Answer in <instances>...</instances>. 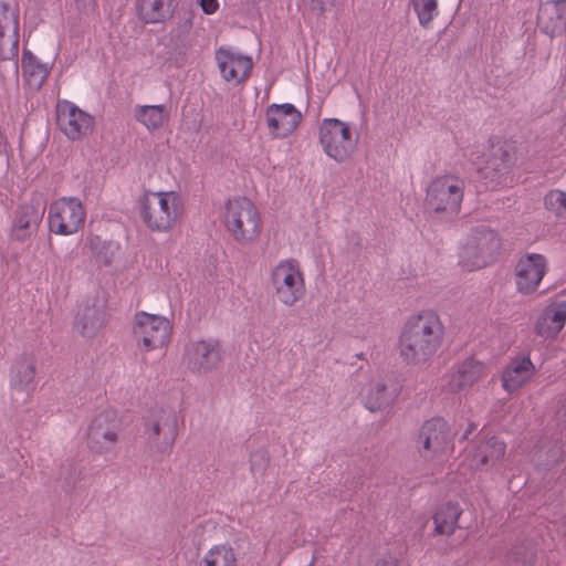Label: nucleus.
<instances>
[{"label":"nucleus","mask_w":566,"mask_h":566,"mask_svg":"<svg viewBox=\"0 0 566 566\" xmlns=\"http://www.w3.org/2000/svg\"><path fill=\"white\" fill-rule=\"evenodd\" d=\"M444 339V326L433 311H422L411 316L403 325L398 348L401 359L408 365L430 361Z\"/></svg>","instance_id":"f257e3e1"},{"label":"nucleus","mask_w":566,"mask_h":566,"mask_svg":"<svg viewBox=\"0 0 566 566\" xmlns=\"http://www.w3.org/2000/svg\"><path fill=\"white\" fill-rule=\"evenodd\" d=\"M180 213V197L175 191H148L139 200V217L151 232L170 231Z\"/></svg>","instance_id":"f03ea898"},{"label":"nucleus","mask_w":566,"mask_h":566,"mask_svg":"<svg viewBox=\"0 0 566 566\" xmlns=\"http://www.w3.org/2000/svg\"><path fill=\"white\" fill-rule=\"evenodd\" d=\"M223 218L227 231L241 245L254 242L261 233L260 213L248 198L228 200Z\"/></svg>","instance_id":"7ed1b4c3"},{"label":"nucleus","mask_w":566,"mask_h":566,"mask_svg":"<svg viewBox=\"0 0 566 566\" xmlns=\"http://www.w3.org/2000/svg\"><path fill=\"white\" fill-rule=\"evenodd\" d=\"M358 139L354 127L338 118H324L318 125V140L324 154L338 164L352 158Z\"/></svg>","instance_id":"20e7f679"},{"label":"nucleus","mask_w":566,"mask_h":566,"mask_svg":"<svg viewBox=\"0 0 566 566\" xmlns=\"http://www.w3.org/2000/svg\"><path fill=\"white\" fill-rule=\"evenodd\" d=\"M465 182L454 175L439 176L427 188L426 207L429 211L448 216L460 212Z\"/></svg>","instance_id":"39448f33"},{"label":"nucleus","mask_w":566,"mask_h":566,"mask_svg":"<svg viewBox=\"0 0 566 566\" xmlns=\"http://www.w3.org/2000/svg\"><path fill=\"white\" fill-rule=\"evenodd\" d=\"M270 285L277 301L285 306H293L305 295V282L298 261L284 259L270 272Z\"/></svg>","instance_id":"423d86ee"},{"label":"nucleus","mask_w":566,"mask_h":566,"mask_svg":"<svg viewBox=\"0 0 566 566\" xmlns=\"http://www.w3.org/2000/svg\"><path fill=\"white\" fill-rule=\"evenodd\" d=\"M86 210L77 197H61L49 206V230L57 235H72L78 232L85 223Z\"/></svg>","instance_id":"0eeeda50"},{"label":"nucleus","mask_w":566,"mask_h":566,"mask_svg":"<svg viewBox=\"0 0 566 566\" xmlns=\"http://www.w3.org/2000/svg\"><path fill=\"white\" fill-rule=\"evenodd\" d=\"M172 326L168 318L161 315L138 312L133 321V336L146 352L166 346L170 340Z\"/></svg>","instance_id":"6e6552de"},{"label":"nucleus","mask_w":566,"mask_h":566,"mask_svg":"<svg viewBox=\"0 0 566 566\" xmlns=\"http://www.w3.org/2000/svg\"><path fill=\"white\" fill-rule=\"evenodd\" d=\"M417 444L420 455L426 460L450 454L453 443L447 421L442 418L427 420L420 428Z\"/></svg>","instance_id":"1a4fd4ad"},{"label":"nucleus","mask_w":566,"mask_h":566,"mask_svg":"<svg viewBox=\"0 0 566 566\" xmlns=\"http://www.w3.org/2000/svg\"><path fill=\"white\" fill-rule=\"evenodd\" d=\"M500 247V239L493 230L476 227L463 247V260L471 270L484 268L494 259Z\"/></svg>","instance_id":"9d476101"},{"label":"nucleus","mask_w":566,"mask_h":566,"mask_svg":"<svg viewBox=\"0 0 566 566\" xmlns=\"http://www.w3.org/2000/svg\"><path fill=\"white\" fill-rule=\"evenodd\" d=\"M222 360L221 347L217 339L189 340L185 345L182 363L197 375H206L218 368Z\"/></svg>","instance_id":"9b49d317"},{"label":"nucleus","mask_w":566,"mask_h":566,"mask_svg":"<svg viewBox=\"0 0 566 566\" xmlns=\"http://www.w3.org/2000/svg\"><path fill=\"white\" fill-rule=\"evenodd\" d=\"M151 450L169 453L178 436V418L171 409H160L149 421L145 430Z\"/></svg>","instance_id":"f8f14e48"},{"label":"nucleus","mask_w":566,"mask_h":566,"mask_svg":"<svg viewBox=\"0 0 566 566\" xmlns=\"http://www.w3.org/2000/svg\"><path fill=\"white\" fill-rule=\"evenodd\" d=\"M44 213L45 202L40 195H33L28 201L18 206L11 224L12 239L20 242L30 239L38 232Z\"/></svg>","instance_id":"ddd939ff"},{"label":"nucleus","mask_w":566,"mask_h":566,"mask_svg":"<svg viewBox=\"0 0 566 566\" xmlns=\"http://www.w3.org/2000/svg\"><path fill=\"white\" fill-rule=\"evenodd\" d=\"M119 430V421L114 411L98 413L87 428L88 448L98 453L111 451L118 441Z\"/></svg>","instance_id":"4468645a"},{"label":"nucleus","mask_w":566,"mask_h":566,"mask_svg":"<svg viewBox=\"0 0 566 566\" xmlns=\"http://www.w3.org/2000/svg\"><path fill=\"white\" fill-rule=\"evenodd\" d=\"M56 123L61 132L72 140L87 135L93 127V117L71 102H59Z\"/></svg>","instance_id":"2eb2a0df"},{"label":"nucleus","mask_w":566,"mask_h":566,"mask_svg":"<svg viewBox=\"0 0 566 566\" xmlns=\"http://www.w3.org/2000/svg\"><path fill=\"white\" fill-rule=\"evenodd\" d=\"M547 270L544 255L528 253L522 256L515 265V284L522 294L535 292Z\"/></svg>","instance_id":"dca6fc26"},{"label":"nucleus","mask_w":566,"mask_h":566,"mask_svg":"<svg viewBox=\"0 0 566 566\" xmlns=\"http://www.w3.org/2000/svg\"><path fill=\"white\" fill-rule=\"evenodd\" d=\"M515 160V148L507 142H491L486 159L483 161H473L476 170L482 172L485 178L495 180L504 175L513 166Z\"/></svg>","instance_id":"f3484780"},{"label":"nucleus","mask_w":566,"mask_h":566,"mask_svg":"<svg viewBox=\"0 0 566 566\" xmlns=\"http://www.w3.org/2000/svg\"><path fill=\"white\" fill-rule=\"evenodd\" d=\"M485 376L486 367L483 363L474 358H467L453 365L449 374L444 377V386L451 392H459L472 387Z\"/></svg>","instance_id":"a211bd4d"},{"label":"nucleus","mask_w":566,"mask_h":566,"mask_svg":"<svg viewBox=\"0 0 566 566\" xmlns=\"http://www.w3.org/2000/svg\"><path fill=\"white\" fill-rule=\"evenodd\" d=\"M216 60L222 77L233 84L245 81L253 67L250 56L242 55L231 49L220 48L216 52Z\"/></svg>","instance_id":"6ab92c4d"},{"label":"nucleus","mask_w":566,"mask_h":566,"mask_svg":"<svg viewBox=\"0 0 566 566\" xmlns=\"http://www.w3.org/2000/svg\"><path fill=\"white\" fill-rule=\"evenodd\" d=\"M302 120V114L294 105L272 104L266 109V123L272 136L284 138L292 134Z\"/></svg>","instance_id":"aec40b11"},{"label":"nucleus","mask_w":566,"mask_h":566,"mask_svg":"<svg viewBox=\"0 0 566 566\" xmlns=\"http://www.w3.org/2000/svg\"><path fill=\"white\" fill-rule=\"evenodd\" d=\"M35 373V361L31 356L22 355L17 358L10 369V388L15 401L19 400L14 398L18 394L22 396V402L29 400L34 389Z\"/></svg>","instance_id":"412c9836"},{"label":"nucleus","mask_w":566,"mask_h":566,"mask_svg":"<svg viewBox=\"0 0 566 566\" xmlns=\"http://www.w3.org/2000/svg\"><path fill=\"white\" fill-rule=\"evenodd\" d=\"M537 23L551 38L562 34L566 30V0L544 2L537 13Z\"/></svg>","instance_id":"4be33fe9"},{"label":"nucleus","mask_w":566,"mask_h":566,"mask_svg":"<svg viewBox=\"0 0 566 566\" xmlns=\"http://www.w3.org/2000/svg\"><path fill=\"white\" fill-rule=\"evenodd\" d=\"M19 30L0 32V72L3 77H18Z\"/></svg>","instance_id":"5701e85b"},{"label":"nucleus","mask_w":566,"mask_h":566,"mask_svg":"<svg viewBox=\"0 0 566 566\" xmlns=\"http://www.w3.org/2000/svg\"><path fill=\"white\" fill-rule=\"evenodd\" d=\"M535 367L530 357L512 360L502 374V385L507 392L522 387L534 374Z\"/></svg>","instance_id":"b1692460"},{"label":"nucleus","mask_w":566,"mask_h":566,"mask_svg":"<svg viewBox=\"0 0 566 566\" xmlns=\"http://www.w3.org/2000/svg\"><path fill=\"white\" fill-rule=\"evenodd\" d=\"M397 396V387L389 388L382 379L371 380L364 395L365 407L370 411L385 409L394 402Z\"/></svg>","instance_id":"393cba45"},{"label":"nucleus","mask_w":566,"mask_h":566,"mask_svg":"<svg viewBox=\"0 0 566 566\" xmlns=\"http://www.w3.org/2000/svg\"><path fill=\"white\" fill-rule=\"evenodd\" d=\"M21 67L25 85L32 91H39L49 75L48 65L42 63L31 51L24 49Z\"/></svg>","instance_id":"a878e982"},{"label":"nucleus","mask_w":566,"mask_h":566,"mask_svg":"<svg viewBox=\"0 0 566 566\" xmlns=\"http://www.w3.org/2000/svg\"><path fill=\"white\" fill-rule=\"evenodd\" d=\"M106 322L104 305H86L76 316V328L84 337H94Z\"/></svg>","instance_id":"bb28decb"},{"label":"nucleus","mask_w":566,"mask_h":566,"mask_svg":"<svg viewBox=\"0 0 566 566\" xmlns=\"http://www.w3.org/2000/svg\"><path fill=\"white\" fill-rule=\"evenodd\" d=\"M506 444L496 437L481 441L476 447L473 460L478 469L490 468L499 463L505 454Z\"/></svg>","instance_id":"cd10ccee"},{"label":"nucleus","mask_w":566,"mask_h":566,"mask_svg":"<svg viewBox=\"0 0 566 566\" xmlns=\"http://www.w3.org/2000/svg\"><path fill=\"white\" fill-rule=\"evenodd\" d=\"M462 509L458 503L442 505L433 515L434 532L439 535H451L458 526Z\"/></svg>","instance_id":"c85d7f7f"},{"label":"nucleus","mask_w":566,"mask_h":566,"mask_svg":"<svg viewBox=\"0 0 566 566\" xmlns=\"http://www.w3.org/2000/svg\"><path fill=\"white\" fill-rule=\"evenodd\" d=\"M172 1L174 0H138V14L146 23L161 22L170 15Z\"/></svg>","instance_id":"c756f323"},{"label":"nucleus","mask_w":566,"mask_h":566,"mask_svg":"<svg viewBox=\"0 0 566 566\" xmlns=\"http://www.w3.org/2000/svg\"><path fill=\"white\" fill-rule=\"evenodd\" d=\"M134 116L137 122L143 124L149 132L159 129L168 116L167 107L159 105H136Z\"/></svg>","instance_id":"7c9ffc66"},{"label":"nucleus","mask_w":566,"mask_h":566,"mask_svg":"<svg viewBox=\"0 0 566 566\" xmlns=\"http://www.w3.org/2000/svg\"><path fill=\"white\" fill-rule=\"evenodd\" d=\"M566 324V302H560L548 307L543 316V323L537 328L541 335L555 336Z\"/></svg>","instance_id":"2f4dec72"},{"label":"nucleus","mask_w":566,"mask_h":566,"mask_svg":"<svg viewBox=\"0 0 566 566\" xmlns=\"http://www.w3.org/2000/svg\"><path fill=\"white\" fill-rule=\"evenodd\" d=\"M237 555L228 544L213 545L200 558L197 566H235Z\"/></svg>","instance_id":"473e14b6"},{"label":"nucleus","mask_w":566,"mask_h":566,"mask_svg":"<svg viewBox=\"0 0 566 566\" xmlns=\"http://www.w3.org/2000/svg\"><path fill=\"white\" fill-rule=\"evenodd\" d=\"M419 24L429 29L432 20L439 14L438 0H410Z\"/></svg>","instance_id":"72a5a7b5"},{"label":"nucleus","mask_w":566,"mask_h":566,"mask_svg":"<svg viewBox=\"0 0 566 566\" xmlns=\"http://www.w3.org/2000/svg\"><path fill=\"white\" fill-rule=\"evenodd\" d=\"M545 207L558 219L566 220V192L554 189L551 190L544 200Z\"/></svg>","instance_id":"f704fd0d"},{"label":"nucleus","mask_w":566,"mask_h":566,"mask_svg":"<svg viewBox=\"0 0 566 566\" xmlns=\"http://www.w3.org/2000/svg\"><path fill=\"white\" fill-rule=\"evenodd\" d=\"M19 30V14L14 4L0 2V32Z\"/></svg>","instance_id":"c9c22d12"},{"label":"nucleus","mask_w":566,"mask_h":566,"mask_svg":"<svg viewBox=\"0 0 566 566\" xmlns=\"http://www.w3.org/2000/svg\"><path fill=\"white\" fill-rule=\"evenodd\" d=\"M269 462L266 452L264 450H256L251 453L250 463L253 473L262 472Z\"/></svg>","instance_id":"e433bc0d"},{"label":"nucleus","mask_w":566,"mask_h":566,"mask_svg":"<svg viewBox=\"0 0 566 566\" xmlns=\"http://www.w3.org/2000/svg\"><path fill=\"white\" fill-rule=\"evenodd\" d=\"M200 7L206 14H213L219 9L218 0H200Z\"/></svg>","instance_id":"4c0bfd02"},{"label":"nucleus","mask_w":566,"mask_h":566,"mask_svg":"<svg viewBox=\"0 0 566 566\" xmlns=\"http://www.w3.org/2000/svg\"><path fill=\"white\" fill-rule=\"evenodd\" d=\"M180 28L182 30L184 33H188L190 31V29L192 28V18L190 14H188L182 23L180 24Z\"/></svg>","instance_id":"58836bf2"},{"label":"nucleus","mask_w":566,"mask_h":566,"mask_svg":"<svg viewBox=\"0 0 566 566\" xmlns=\"http://www.w3.org/2000/svg\"><path fill=\"white\" fill-rule=\"evenodd\" d=\"M377 566H398L395 559L385 560L381 564H377Z\"/></svg>","instance_id":"ea45409f"},{"label":"nucleus","mask_w":566,"mask_h":566,"mask_svg":"<svg viewBox=\"0 0 566 566\" xmlns=\"http://www.w3.org/2000/svg\"><path fill=\"white\" fill-rule=\"evenodd\" d=\"M533 555H530L528 558L523 559L522 566H531Z\"/></svg>","instance_id":"a19ab883"},{"label":"nucleus","mask_w":566,"mask_h":566,"mask_svg":"<svg viewBox=\"0 0 566 566\" xmlns=\"http://www.w3.org/2000/svg\"><path fill=\"white\" fill-rule=\"evenodd\" d=\"M473 430V426L471 424L469 430L464 433L463 438L467 439L468 434Z\"/></svg>","instance_id":"79ce46f5"}]
</instances>
